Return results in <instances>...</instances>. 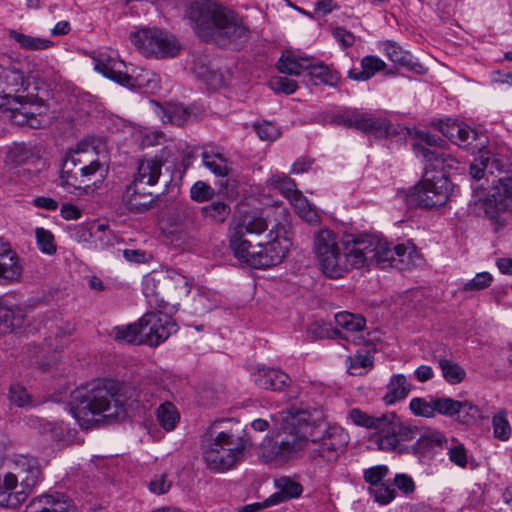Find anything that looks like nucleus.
Instances as JSON below:
<instances>
[{
    "label": "nucleus",
    "mask_w": 512,
    "mask_h": 512,
    "mask_svg": "<svg viewBox=\"0 0 512 512\" xmlns=\"http://www.w3.org/2000/svg\"><path fill=\"white\" fill-rule=\"evenodd\" d=\"M214 189L203 181H197L190 189V196L194 201L204 202L213 198Z\"/></svg>",
    "instance_id": "51"
},
{
    "label": "nucleus",
    "mask_w": 512,
    "mask_h": 512,
    "mask_svg": "<svg viewBox=\"0 0 512 512\" xmlns=\"http://www.w3.org/2000/svg\"><path fill=\"white\" fill-rule=\"evenodd\" d=\"M103 164L97 159H89L88 154L76 149L66 153L61 168V185L67 192L81 196L93 192L97 186L92 182L97 172H102ZM102 177L103 174L100 173Z\"/></svg>",
    "instance_id": "6"
},
{
    "label": "nucleus",
    "mask_w": 512,
    "mask_h": 512,
    "mask_svg": "<svg viewBox=\"0 0 512 512\" xmlns=\"http://www.w3.org/2000/svg\"><path fill=\"white\" fill-rule=\"evenodd\" d=\"M149 490L157 495L165 494L169 491L171 483L167 480L165 474L155 475L149 482Z\"/></svg>",
    "instance_id": "60"
},
{
    "label": "nucleus",
    "mask_w": 512,
    "mask_h": 512,
    "mask_svg": "<svg viewBox=\"0 0 512 512\" xmlns=\"http://www.w3.org/2000/svg\"><path fill=\"white\" fill-rule=\"evenodd\" d=\"M368 491L374 501L380 505H387L396 497L395 488L386 483L370 486Z\"/></svg>",
    "instance_id": "43"
},
{
    "label": "nucleus",
    "mask_w": 512,
    "mask_h": 512,
    "mask_svg": "<svg viewBox=\"0 0 512 512\" xmlns=\"http://www.w3.org/2000/svg\"><path fill=\"white\" fill-rule=\"evenodd\" d=\"M253 381L262 389L281 391L288 385L290 378L281 370L261 368L253 375Z\"/></svg>",
    "instance_id": "25"
},
{
    "label": "nucleus",
    "mask_w": 512,
    "mask_h": 512,
    "mask_svg": "<svg viewBox=\"0 0 512 512\" xmlns=\"http://www.w3.org/2000/svg\"><path fill=\"white\" fill-rule=\"evenodd\" d=\"M463 125V123L448 119L446 122L440 123V131L445 137L455 143L458 136L461 134Z\"/></svg>",
    "instance_id": "59"
},
{
    "label": "nucleus",
    "mask_w": 512,
    "mask_h": 512,
    "mask_svg": "<svg viewBox=\"0 0 512 512\" xmlns=\"http://www.w3.org/2000/svg\"><path fill=\"white\" fill-rule=\"evenodd\" d=\"M412 139L413 152L425 163V174L414 187L411 201L426 209L441 207L447 203L452 192V183L446 171L456 169L458 161L443 149L445 141L437 135L416 130Z\"/></svg>",
    "instance_id": "2"
},
{
    "label": "nucleus",
    "mask_w": 512,
    "mask_h": 512,
    "mask_svg": "<svg viewBox=\"0 0 512 512\" xmlns=\"http://www.w3.org/2000/svg\"><path fill=\"white\" fill-rule=\"evenodd\" d=\"M9 399L11 403L18 407H24L30 402V397L26 389L19 384H13L10 386Z\"/></svg>",
    "instance_id": "57"
},
{
    "label": "nucleus",
    "mask_w": 512,
    "mask_h": 512,
    "mask_svg": "<svg viewBox=\"0 0 512 512\" xmlns=\"http://www.w3.org/2000/svg\"><path fill=\"white\" fill-rule=\"evenodd\" d=\"M203 460L209 470L224 473L244 460L249 440L235 419L214 421L201 437Z\"/></svg>",
    "instance_id": "5"
},
{
    "label": "nucleus",
    "mask_w": 512,
    "mask_h": 512,
    "mask_svg": "<svg viewBox=\"0 0 512 512\" xmlns=\"http://www.w3.org/2000/svg\"><path fill=\"white\" fill-rule=\"evenodd\" d=\"M159 195L145 192L141 183L132 181L125 189L122 197L124 207L131 213H144L152 209L158 202Z\"/></svg>",
    "instance_id": "20"
},
{
    "label": "nucleus",
    "mask_w": 512,
    "mask_h": 512,
    "mask_svg": "<svg viewBox=\"0 0 512 512\" xmlns=\"http://www.w3.org/2000/svg\"><path fill=\"white\" fill-rule=\"evenodd\" d=\"M389 469L386 465H377L364 470V479L370 486L384 483L383 479L387 476Z\"/></svg>",
    "instance_id": "55"
},
{
    "label": "nucleus",
    "mask_w": 512,
    "mask_h": 512,
    "mask_svg": "<svg viewBox=\"0 0 512 512\" xmlns=\"http://www.w3.org/2000/svg\"><path fill=\"white\" fill-rule=\"evenodd\" d=\"M349 418L353 424L368 428L376 429L378 431L380 422H382V416L374 417L359 408H353L349 411Z\"/></svg>",
    "instance_id": "42"
},
{
    "label": "nucleus",
    "mask_w": 512,
    "mask_h": 512,
    "mask_svg": "<svg viewBox=\"0 0 512 512\" xmlns=\"http://www.w3.org/2000/svg\"><path fill=\"white\" fill-rule=\"evenodd\" d=\"M492 275L488 272L477 273L476 276L463 284L464 291H480L492 283Z\"/></svg>",
    "instance_id": "53"
},
{
    "label": "nucleus",
    "mask_w": 512,
    "mask_h": 512,
    "mask_svg": "<svg viewBox=\"0 0 512 512\" xmlns=\"http://www.w3.org/2000/svg\"><path fill=\"white\" fill-rule=\"evenodd\" d=\"M411 390V385L403 374H394L386 385L383 401L387 405L395 404L405 399Z\"/></svg>",
    "instance_id": "28"
},
{
    "label": "nucleus",
    "mask_w": 512,
    "mask_h": 512,
    "mask_svg": "<svg viewBox=\"0 0 512 512\" xmlns=\"http://www.w3.org/2000/svg\"><path fill=\"white\" fill-rule=\"evenodd\" d=\"M141 338L140 342L149 346H158L178 329L177 324L167 314L146 313L139 319Z\"/></svg>",
    "instance_id": "15"
},
{
    "label": "nucleus",
    "mask_w": 512,
    "mask_h": 512,
    "mask_svg": "<svg viewBox=\"0 0 512 512\" xmlns=\"http://www.w3.org/2000/svg\"><path fill=\"white\" fill-rule=\"evenodd\" d=\"M333 36L344 48L351 47L355 42V36L350 31L342 27L335 28Z\"/></svg>",
    "instance_id": "63"
},
{
    "label": "nucleus",
    "mask_w": 512,
    "mask_h": 512,
    "mask_svg": "<svg viewBox=\"0 0 512 512\" xmlns=\"http://www.w3.org/2000/svg\"><path fill=\"white\" fill-rule=\"evenodd\" d=\"M349 442V436L340 426L318 422L307 430V456L315 465L322 466L338 459Z\"/></svg>",
    "instance_id": "7"
},
{
    "label": "nucleus",
    "mask_w": 512,
    "mask_h": 512,
    "mask_svg": "<svg viewBox=\"0 0 512 512\" xmlns=\"http://www.w3.org/2000/svg\"><path fill=\"white\" fill-rule=\"evenodd\" d=\"M313 251L323 274L329 278L342 277L352 268L378 266L408 270L416 265L415 247L405 244L391 246L382 236L363 234L343 241L331 229L321 228L314 233Z\"/></svg>",
    "instance_id": "1"
},
{
    "label": "nucleus",
    "mask_w": 512,
    "mask_h": 512,
    "mask_svg": "<svg viewBox=\"0 0 512 512\" xmlns=\"http://www.w3.org/2000/svg\"><path fill=\"white\" fill-rule=\"evenodd\" d=\"M202 162L204 166L216 176H228L231 170L230 162L220 153H210L205 151L202 153Z\"/></svg>",
    "instance_id": "36"
},
{
    "label": "nucleus",
    "mask_w": 512,
    "mask_h": 512,
    "mask_svg": "<svg viewBox=\"0 0 512 512\" xmlns=\"http://www.w3.org/2000/svg\"><path fill=\"white\" fill-rule=\"evenodd\" d=\"M448 457L451 462L459 467L464 468L467 465V452L462 444L449 448Z\"/></svg>",
    "instance_id": "61"
},
{
    "label": "nucleus",
    "mask_w": 512,
    "mask_h": 512,
    "mask_svg": "<svg viewBox=\"0 0 512 512\" xmlns=\"http://www.w3.org/2000/svg\"><path fill=\"white\" fill-rule=\"evenodd\" d=\"M156 415L158 422L166 431L173 430L180 419L176 407L171 402L161 404Z\"/></svg>",
    "instance_id": "39"
},
{
    "label": "nucleus",
    "mask_w": 512,
    "mask_h": 512,
    "mask_svg": "<svg viewBox=\"0 0 512 512\" xmlns=\"http://www.w3.org/2000/svg\"><path fill=\"white\" fill-rule=\"evenodd\" d=\"M494 437L500 441H507L511 436V427L505 414L500 412L492 418Z\"/></svg>",
    "instance_id": "46"
},
{
    "label": "nucleus",
    "mask_w": 512,
    "mask_h": 512,
    "mask_svg": "<svg viewBox=\"0 0 512 512\" xmlns=\"http://www.w3.org/2000/svg\"><path fill=\"white\" fill-rule=\"evenodd\" d=\"M434 361L438 364L443 378L451 385L461 383L466 377L465 369L451 358L435 355Z\"/></svg>",
    "instance_id": "30"
},
{
    "label": "nucleus",
    "mask_w": 512,
    "mask_h": 512,
    "mask_svg": "<svg viewBox=\"0 0 512 512\" xmlns=\"http://www.w3.org/2000/svg\"><path fill=\"white\" fill-rule=\"evenodd\" d=\"M335 322L341 330L336 329L334 333L340 338L355 345L364 343V337L357 334L361 333L365 327L366 320L363 316L346 311L339 312L335 315Z\"/></svg>",
    "instance_id": "21"
},
{
    "label": "nucleus",
    "mask_w": 512,
    "mask_h": 512,
    "mask_svg": "<svg viewBox=\"0 0 512 512\" xmlns=\"http://www.w3.org/2000/svg\"><path fill=\"white\" fill-rule=\"evenodd\" d=\"M416 441L409 445L410 453L415 455H425L432 453L437 447H442L446 442L442 433L435 430H426L418 432Z\"/></svg>",
    "instance_id": "27"
},
{
    "label": "nucleus",
    "mask_w": 512,
    "mask_h": 512,
    "mask_svg": "<svg viewBox=\"0 0 512 512\" xmlns=\"http://www.w3.org/2000/svg\"><path fill=\"white\" fill-rule=\"evenodd\" d=\"M156 113L163 123H171L177 126L185 125L192 117L196 116L194 106H184L180 103L169 102L165 106L156 104Z\"/></svg>",
    "instance_id": "23"
},
{
    "label": "nucleus",
    "mask_w": 512,
    "mask_h": 512,
    "mask_svg": "<svg viewBox=\"0 0 512 512\" xmlns=\"http://www.w3.org/2000/svg\"><path fill=\"white\" fill-rule=\"evenodd\" d=\"M22 267L15 253L0 257V278L8 281H15L20 278Z\"/></svg>",
    "instance_id": "37"
},
{
    "label": "nucleus",
    "mask_w": 512,
    "mask_h": 512,
    "mask_svg": "<svg viewBox=\"0 0 512 512\" xmlns=\"http://www.w3.org/2000/svg\"><path fill=\"white\" fill-rule=\"evenodd\" d=\"M201 212L204 217L218 223H223L230 215L231 209L230 206L223 201H214L202 207Z\"/></svg>",
    "instance_id": "41"
},
{
    "label": "nucleus",
    "mask_w": 512,
    "mask_h": 512,
    "mask_svg": "<svg viewBox=\"0 0 512 512\" xmlns=\"http://www.w3.org/2000/svg\"><path fill=\"white\" fill-rule=\"evenodd\" d=\"M493 193L480 200V209L484 216L499 225L500 217L507 212L512 204V176H504L492 181Z\"/></svg>",
    "instance_id": "14"
},
{
    "label": "nucleus",
    "mask_w": 512,
    "mask_h": 512,
    "mask_svg": "<svg viewBox=\"0 0 512 512\" xmlns=\"http://www.w3.org/2000/svg\"><path fill=\"white\" fill-rule=\"evenodd\" d=\"M277 491L265 499V505H278L293 498H298L302 492V485L289 477H280L274 481Z\"/></svg>",
    "instance_id": "24"
},
{
    "label": "nucleus",
    "mask_w": 512,
    "mask_h": 512,
    "mask_svg": "<svg viewBox=\"0 0 512 512\" xmlns=\"http://www.w3.org/2000/svg\"><path fill=\"white\" fill-rule=\"evenodd\" d=\"M186 283L185 278L173 271L152 272L146 275L142 282V290L149 305L163 309L167 305L173 284Z\"/></svg>",
    "instance_id": "12"
},
{
    "label": "nucleus",
    "mask_w": 512,
    "mask_h": 512,
    "mask_svg": "<svg viewBox=\"0 0 512 512\" xmlns=\"http://www.w3.org/2000/svg\"><path fill=\"white\" fill-rule=\"evenodd\" d=\"M361 69H350L348 77L355 81H367L371 79L377 72L382 71L386 67V63L377 56L368 55L361 59Z\"/></svg>",
    "instance_id": "29"
},
{
    "label": "nucleus",
    "mask_w": 512,
    "mask_h": 512,
    "mask_svg": "<svg viewBox=\"0 0 512 512\" xmlns=\"http://www.w3.org/2000/svg\"><path fill=\"white\" fill-rule=\"evenodd\" d=\"M458 404L457 415L464 423H469L480 417V410L473 403L469 401H458Z\"/></svg>",
    "instance_id": "54"
},
{
    "label": "nucleus",
    "mask_w": 512,
    "mask_h": 512,
    "mask_svg": "<svg viewBox=\"0 0 512 512\" xmlns=\"http://www.w3.org/2000/svg\"><path fill=\"white\" fill-rule=\"evenodd\" d=\"M394 484L404 494H410L415 490L414 480L407 474H396L394 477Z\"/></svg>",
    "instance_id": "62"
},
{
    "label": "nucleus",
    "mask_w": 512,
    "mask_h": 512,
    "mask_svg": "<svg viewBox=\"0 0 512 512\" xmlns=\"http://www.w3.org/2000/svg\"><path fill=\"white\" fill-rule=\"evenodd\" d=\"M266 242H257L251 247H244L242 256L234 255L241 263L255 269H266L281 263L285 257L286 248L270 232Z\"/></svg>",
    "instance_id": "11"
},
{
    "label": "nucleus",
    "mask_w": 512,
    "mask_h": 512,
    "mask_svg": "<svg viewBox=\"0 0 512 512\" xmlns=\"http://www.w3.org/2000/svg\"><path fill=\"white\" fill-rule=\"evenodd\" d=\"M290 202L294 206L297 214L306 222L313 224L319 221L317 212L311 207L308 200L301 192L293 196Z\"/></svg>",
    "instance_id": "40"
},
{
    "label": "nucleus",
    "mask_w": 512,
    "mask_h": 512,
    "mask_svg": "<svg viewBox=\"0 0 512 512\" xmlns=\"http://www.w3.org/2000/svg\"><path fill=\"white\" fill-rule=\"evenodd\" d=\"M110 335L119 343L144 344V342H140L141 329L139 321L128 325L116 326L112 329Z\"/></svg>",
    "instance_id": "34"
},
{
    "label": "nucleus",
    "mask_w": 512,
    "mask_h": 512,
    "mask_svg": "<svg viewBox=\"0 0 512 512\" xmlns=\"http://www.w3.org/2000/svg\"><path fill=\"white\" fill-rule=\"evenodd\" d=\"M38 248L45 254L52 255L56 252L54 235L51 231L38 227L35 230Z\"/></svg>",
    "instance_id": "44"
},
{
    "label": "nucleus",
    "mask_w": 512,
    "mask_h": 512,
    "mask_svg": "<svg viewBox=\"0 0 512 512\" xmlns=\"http://www.w3.org/2000/svg\"><path fill=\"white\" fill-rule=\"evenodd\" d=\"M132 395L118 381L97 380L71 393V413L83 429L123 420Z\"/></svg>",
    "instance_id": "3"
},
{
    "label": "nucleus",
    "mask_w": 512,
    "mask_h": 512,
    "mask_svg": "<svg viewBox=\"0 0 512 512\" xmlns=\"http://www.w3.org/2000/svg\"><path fill=\"white\" fill-rule=\"evenodd\" d=\"M346 361L348 362V373L351 375H362L373 365L372 356L365 350H358Z\"/></svg>",
    "instance_id": "38"
},
{
    "label": "nucleus",
    "mask_w": 512,
    "mask_h": 512,
    "mask_svg": "<svg viewBox=\"0 0 512 512\" xmlns=\"http://www.w3.org/2000/svg\"><path fill=\"white\" fill-rule=\"evenodd\" d=\"M310 67V60L307 58L298 59L292 52L286 51L277 62L279 72L289 75H300Z\"/></svg>",
    "instance_id": "31"
},
{
    "label": "nucleus",
    "mask_w": 512,
    "mask_h": 512,
    "mask_svg": "<svg viewBox=\"0 0 512 512\" xmlns=\"http://www.w3.org/2000/svg\"><path fill=\"white\" fill-rule=\"evenodd\" d=\"M432 405L434 414L438 413L449 417L457 415V407H459L458 401L451 398H434Z\"/></svg>",
    "instance_id": "49"
},
{
    "label": "nucleus",
    "mask_w": 512,
    "mask_h": 512,
    "mask_svg": "<svg viewBox=\"0 0 512 512\" xmlns=\"http://www.w3.org/2000/svg\"><path fill=\"white\" fill-rule=\"evenodd\" d=\"M162 166V160L157 157L143 158L138 162L137 173L133 180L141 185L154 186L159 180Z\"/></svg>",
    "instance_id": "26"
},
{
    "label": "nucleus",
    "mask_w": 512,
    "mask_h": 512,
    "mask_svg": "<svg viewBox=\"0 0 512 512\" xmlns=\"http://www.w3.org/2000/svg\"><path fill=\"white\" fill-rule=\"evenodd\" d=\"M30 115V109L26 106L21 105L19 108L10 109V118L16 125H26L28 116Z\"/></svg>",
    "instance_id": "64"
},
{
    "label": "nucleus",
    "mask_w": 512,
    "mask_h": 512,
    "mask_svg": "<svg viewBox=\"0 0 512 512\" xmlns=\"http://www.w3.org/2000/svg\"><path fill=\"white\" fill-rule=\"evenodd\" d=\"M269 86L273 91L287 95L293 94L298 88L295 80L285 76L272 77L269 81Z\"/></svg>",
    "instance_id": "48"
},
{
    "label": "nucleus",
    "mask_w": 512,
    "mask_h": 512,
    "mask_svg": "<svg viewBox=\"0 0 512 512\" xmlns=\"http://www.w3.org/2000/svg\"><path fill=\"white\" fill-rule=\"evenodd\" d=\"M268 228L267 222L262 217H252L243 220L235 225L230 233V248L233 255L242 256L244 247H251L252 240L247 236H257L265 232Z\"/></svg>",
    "instance_id": "19"
},
{
    "label": "nucleus",
    "mask_w": 512,
    "mask_h": 512,
    "mask_svg": "<svg viewBox=\"0 0 512 512\" xmlns=\"http://www.w3.org/2000/svg\"><path fill=\"white\" fill-rule=\"evenodd\" d=\"M131 40L145 57H174L180 51V44L172 35L156 28L140 29L131 35Z\"/></svg>",
    "instance_id": "10"
},
{
    "label": "nucleus",
    "mask_w": 512,
    "mask_h": 512,
    "mask_svg": "<svg viewBox=\"0 0 512 512\" xmlns=\"http://www.w3.org/2000/svg\"><path fill=\"white\" fill-rule=\"evenodd\" d=\"M478 139V132L464 124L455 144L460 147L480 149L479 145L475 143Z\"/></svg>",
    "instance_id": "50"
},
{
    "label": "nucleus",
    "mask_w": 512,
    "mask_h": 512,
    "mask_svg": "<svg viewBox=\"0 0 512 512\" xmlns=\"http://www.w3.org/2000/svg\"><path fill=\"white\" fill-rule=\"evenodd\" d=\"M433 399L431 397L429 400L425 398H413L410 401L409 408L411 412L416 416H422L426 418L434 417V408H433Z\"/></svg>",
    "instance_id": "47"
},
{
    "label": "nucleus",
    "mask_w": 512,
    "mask_h": 512,
    "mask_svg": "<svg viewBox=\"0 0 512 512\" xmlns=\"http://www.w3.org/2000/svg\"><path fill=\"white\" fill-rule=\"evenodd\" d=\"M336 123L346 128H355L364 133L384 137L391 133V124L385 118L373 117L357 110L345 111L335 118Z\"/></svg>",
    "instance_id": "17"
},
{
    "label": "nucleus",
    "mask_w": 512,
    "mask_h": 512,
    "mask_svg": "<svg viewBox=\"0 0 512 512\" xmlns=\"http://www.w3.org/2000/svg\"><path fill=\"white\" fill-rule=\"evenodd\" d=\"M34 157L35 154L32 147L25 143L16 144L9 151L10 160L17 165L26 164L34 159Z\"/></svg>",
    "instance_id": "45"
},
{
    "label": "nucleus",
    "mask_w": 512,
    "mask_h": 512,
    "mask_svg": "<svg viewBox=\"0 0 512 512\" xmlns=\"http://www.w3.org/2000/svg\"><path fill=\"white\" fill-rule=\"evenodd\" d=\"M307 75L315 85H329L335 86L340 80V75L337 71L330 69L328 66L323 64L312 65L307 67Z\"/></svg>",
    "instance_id": "32"
},
{
    "label": "nucleus",
    "mask_w": 512,
    "mask_h": 512,
    "mask_svg": "<svg viewBox=\"0 0 512 512\" xmlns=\"http://www.w3.org/2000/svg\"><path fill=\"white\" fill-rule=\"evenodd\" d=\"M253 128L259 138L264 141H273L277 139L280 134L278 128L268 121L256 123L253 125Z\"/></svg>",
    "instance_id": "56"
},
{
    "label": "nucleus",
    "mask_w": 512,
    "mask_h": 512,
    "mask_svg": "<svg viewBox=\"0 0 512 512\" xmlns=\"http://www.w3.org/2000/svg\"><path fill=\"white\" fill-rule=\"evenodd\" d=\"M9 35L24 50L41 51L53 46V42L49 39L26 35L16 30H11Z\"/></svg>",
    "instance_id": "33"
},
{
    "label": "nucleus",
    "mask_w": 512,
    "mask_h": 512,
    "mask_svg": "<svg viewBox=\"0 0 512 512\" xmlns=\"http://www.w3.org/2000/svg\"><path fill=\"white\" fill-rule=\"evenodd\" d=\"M504 168L503 161L488 150L480 151L473 162L470 164L469 174L476 181L486 179L488 183V175H492L495 171H502Z\"/></svg>",
    "instance_id": "22"
},
{
    "label": "nucleus",
    "mask_w": 512,
    "mask_h": 512,
    "mask_svg": "<svg viewBox=\"0 0 512 512\" xmlns=\"http://www.w3.org/2000/svg\"><path fill=\"white\" fill-rule=\"evenodd\" d=\"M95 70L114 82L128 88L142 87L145 80L141 75H130L124 71L125 63L114 56L101 53L95 58Z\"/></svg>",
    "instance_id": "18"
},
{
    "label": "nucleus",
    "mask_w": 512,
    "mask_h": 512,
    "mask_svg": "<svg viewBox=\"0 0 512 512\" xmlns=\"http://www.w3.org/2000/svg\"><path fill=\"white\" fill-rule=\"evenodd\" d=\"M381 50L390 61L402 67L412 68V56L400 45L393 41H384L380 44Z\"/></svg>",
    "instance_id": "35"
},
{
    "label": "nucleus",
    "mask_w": 512,
    "mask_h": 512,
    "mask_svg": "<svg viewBox=\"0 0 512 512\" xmlns=\"http://www.w3.org/2000/svg\"><path fill=\"white\" fill-rule=\"evenodd\" d=\"M22 62L12 57L0 55V91L4 98L14 97L16 100L21 96L17 93L25 91L29 85L22 70Z\"/></svg>",
    "instance_id": "16"
},
{
    "label": "nucleus",
    "mask_w": 512,
    "mask_h": 512,
    "mask_svg": "<svg viewBox=\"0 0 512 512\" xmlns=\"http://www.w3.org/2000/svg\"><path fill=\"white\" fill-rule=\"evenodd\" d=\"M12 461L18 473L25 474L21 480L22 490L12 492L18 485V476L11 472L6 473L3 480H0V507L15 508L24 502L41 476V469L36 458L16 455Z\"/></svg>",
    "instance_id": "8"
},
{
    "label": "nucleus",
    "mask_w": 512,
    "mask_h": 512,
    "mask_svg": "<svg viewBox=\"0 0 512 512\" xmlns=\"http://www.w3.org/2000/svg\"><path fill=\"white\" fill-rule=\"evenodd\" d=\"M418 432L417 426L403 421L395 413H387L382 415L375 443L382 451L410 454L408 442L414 440Z\"/></svg>",
    "instance_id": "9"
},
{
    "label": "nucleus",
    "mask_w": 512,
    "mask_h": 512,
    "mask_svg": "<svg viewBox=\"0 0 512 512\" xmlns=\"http://www.w3.org/2000/svg\"><path fill=\"white\" fill-rule=\"evenodd\" d=\"M273 184L289 200L300 192L296 189L294 180L285 175L274 177Z\"/></svg>",
    "instance_id": "52"
},
{
    "label": "nucleus",
    "mask_w": 512,
    "mask_h": 512,
    "mask_svg": "<svg viewBox=\"0 0 512 512\" xmlns=\"http://www.w3.org/2000/svg\"><path fill=\"white\" fill-rule=\"evenodd\" d=\"M284 414V412L280 413L281 419L286 422L287 425L291 426V430L280 442L275 443L271 450V460L279 463H287L294 460L298 458L303 451L307 453L308 446L307 430L309 425L306 424L301 429H296L294 423L295 418L292 417L293 422L289 423L288 418L290 417V414Z\"/></svg>",
    "instance_id": "13"
},
{
    "label": "nucleus",
    "mask_w": 512,
    "mask_h": 512,
    "mask_svg": "<svg viewBox=\"0 0 512 512\" xmlns=\"http://www.w3.org/2000/svg\"><path fill=\"white\" fill-rule=\"evenodd\" d=\"M196 34L220 47L238 48L247 41V28L232 10L213 0H191L186 11Z\"/></svg>",
    "instance_id": "4"
},
{
    "label": "nucleus",
    "mask_w": 512,
    "mask_h": 512,
    "mask_svg": "<svg viewBox=\"0 0 512 512\" xmlns=\"http://www.w3.org/2000/svg\"><path fill=\"white\" fill-rule=\"evenodd\" d=\"M15 320L14 311L6 306L0 305V332L19 326L21 323L20 318L16 322Z\"/></svg>",
    "instance_id": "58"
}]
</instances>
